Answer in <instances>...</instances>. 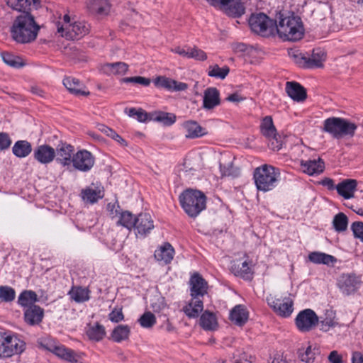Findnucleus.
<instances>
[{"label":"nucleus","mask_w":363,"mask_h":363,"mask_svg":"<svg viewBox=\"0 0 363 363\" xmlns=\"http://www.w3.org/2000/svg\"><path fill=\"white\" fill-rule=\"evenodd\" d=\"M87 6L90 12L99 15L107 14L110 8L108 0H89Z\"/></svg>","instance_id":"obj_35"},{"label":"nucleus","mask_w":363,"mask_h":363,"mask_svg":"<svg viewBox=\"0 0 363 363\" xmlns=\"http://www.w3.org/2000/svg\"><path fill=\"white\" fill-rule=\"evenodd\" d=\"M118 214H119V216L116 221V225L125 228L128 231L131 230L134 226L135 218L133 216V213L128 211L118 213V210H115V216Z\"/></svg>","instance_id":"obj_33"},{"label":"nucleus","mask_w":363,"mask_h":363,"mask_svg":"<svg viewBox=\"0 0 363 363\" xmlns=\"http://www.w3.org/2000/svg\"><path fill=\"white\" fill-rule=\"evenodd\" d=\"M231 272L235 276L242 277L243 279H248L250 275L252 274L251 269L249 267V263L247 261L233 264L231 266Z\"/></svg>","instance_id":"obj_38"},{"label":"nucleus","mask_w":363,"mask_h":363,"mask_svg":"<svg viewBox=\"0 0 363 363\" xmlns=\"http://www.w3.org/2000/svg\"><path fill=\"white\" fill-rule=\"evenodd\" d=\"M268 140L269 141V147L272 150L279 151L282 147V140L278 133L275 135L274 138L271 137V138Z\"/></svg>","instance_id":"obj_53"},{"label":"nucleus","mask_w":363,"mask_h":363,"mask_svg":"<svg viewBox=\"0 0 363 363\" xmlns=\"http://www.w3.org/2000/svg\"><path fill=\"white\" fill-rule=\"evenodd\" d=\"M37 301H38V295L31 290L23 291L18 298V304L25 308L30 306H35V303Z\"/></svg>","instance_id":"obj_36"},{"label":"nucleus","mask_w":363,"mask_h":363,"mask_svg":"<svg viewBox=\"0 0 363 363\" xmlns=\"http://www.w3.org/2000/svg\"><path fill=\"white\" fill-rule=\"evenodd\" d=\"M333 225L337 232H343L347 230L348 218L343 213H338L334 216Z\"/></svg>","instance_id":"obj_43"},{"label":"nucleus","mask_w":363,"mask_h":363,"mask_svg":"<svg viewBox=\"0 0 363 363\" xmlns=\"http://www.w3.org/2000/svg\"><path fill=\"white\" fill-rule=\"evenodd\" d=\"M153 83L156 87L162 88L171 91H184L188 88V85L186 83L179 82L164 76L156 77Z\"/></svg>","instance_id":"obj_19"},{"label":"nucleus","mask_w":363,"mask_h":363,"mask_svg":"<svg viewBox=\"0 0 363 363\" xmlns=\"http://www.w3.org/2000/svg\"><path fill=\"white\" fill-rule=\"evenodd\" d=\"M233 50L235 53L245 54L249 52V45L243 43H236L232 45Z\"/></svg>","instance_id":"obj_58"},{"label":"nucleus","mask_w":363,"mask_h":363,"mask_svg":"<svg viewBox=\"0 0 363 363\" xmlns=\"http://www.w3.org/2000/svg\"><path fill=\"white\" fill-rule=\"evenodd\" d=\"M179 202L184 212L196 218L206 206V196L199 190L186 189L179 195Z\"/></svg>","instance_id":"obj_5"},{"label":"nucleus","mask_w":363,"mask_h":363,"mask_svg":"<svg viewBox=\"0 0 363 363\" xmlns=\"http://www.w3.org/2000/svg\"><path fill=\"white\" fill-rule=\"evenodd\" d=\"M138 323L143 328H152L156 323V317L150 311L145 312L138 319Z\"/></svg>","instance_id":"obj_46"},{"label":"nucleus","mask_w":363,"mask_h":363,"mask_svg":"<svg viewBox=\"0 0 363 363\" xmlns=\"http://www.w3.org/2000/svg\"><path fill=\"white\" fill-rule=\"evenodd\" d=\"M279 175L278 169L272 165L263 164L257 167L253 179L257 190L263 192L272 190L277 186Z\"/></svg>","instance_id":"obj_6"},{"label":"nucleus","mask_w":363,"mask_h":363,"mask_svg":"<svg viewBox=\"0 0 363 363\" xmlns=\"http://www.w3.org/2000/svg\"><path fill=\"white\" fill-rule=\"evenodd\" d=\"M6 4L14 10L21 11H25L24 0H5Z\"/></svg>","instance_id":"obj_56"},{"label":"nucleus","mask_w":363,"mask_h":363,"mask_svg":"<svg viewBox=\"0 0 363 363\" xmlns=\"http://www.w3.org/2000/svg\"><path fill=\"white\" fill-rule=\"evenodd\" d=\"M251 30L262 36H268L274 33L275 19H272L265 13H252L249 18Z\"/></svg>","instance_id":"obj_7"},{"label":"nucleus","mask_w":363,"mask_h":363,"mask_svg":"<svg viewBox=\"0 0 363 363\" xmlns=\"http://www.w3.org/2000/svg\"><path fill=\"white\" fill-rule=\"evenodd\" d=\"M89 291L82 287H72L69 291L70 298L77 303H82L88 301Z\"/></svg>","instance_id":"obj_40"},{"label":"nucleus","mask_w":363,"mask_h":363,"mask_svg":"<svg viewBox=\"0 0 363 363\" xmlns=\"http://www.w3.org/2000/svg\"><path fill=\"white\" fill-rule=\"evenodd\" d=\"M320 184L327 187L328 190H334L335 189L336 186L334 184V181L330 179L325 177L321 180Z\"/></svg>","instance_id":"obj_62"},{"label":"nucleus","mask_w":363,"mask_h":363,"mask_svg":"<svg viewBox=\"0 0 363 363\" xmlns=\"http://www.w3.org/2000/svg\"><path fill=\"white\" fill-rule=\"evenodd\" d=\"M188 58H193L196 60L204 61L207 59L206 53L194 46L193 48L189 47Z\"/></svg>","instance_id":"obj_50"},{"label":"nucleus","mask_w":363,"mask_h":363,"mask_svg":"<svg viewBox=\"0 0 363 363\" xmlns=\"http://www.w3.org/2000/svg\"><path fill=\"white\" fill-rule=\"evenodd\" d=\"M130 328L127 325H118L115 327V342H121L128 339Z\"/></svg>","instance_id":"obj_48"},{"label":"nucleus","mask_w":363,"mask_h":363,"mask_svg":"<svg viewBox=\"0 0 363 363\" xmlns=\"http://www.w3.org/2000/svg\"><path fill=\"white\" fill-rule=\"evenodd\" d=\"M361 280L353 274H342L337 279V285L340 291L346 296L355 293L360 287Z\"/></svg>","instance_id":"obj_12"},{"label":"nucleus","mask_w":363,"mask_h":363,"mask_svg":"<svg viewBox=\"0 0 363 363\" xmlns=\"http://www.w3.org/2000/svg\"><path fill=\"white\" fill-rule=\"evenodd\" d=\"M308 258L313 264H325L331 267H333L337 261L335 257L318 251L309 253Z\"/></svg>","instance_id":"obj_27"},{"label":"nucleus","mask_w":363,"mask_h":363,"mask_svg":"<svg viewBox=\"0 0 363 363\" xmlns=\"http://www.w3.org/2000/svg\"><path fill=\"white\" fill-rule=\"evenodd\" d=\"M128 69V65L125 62H115V74H124Z\"/></svg>","instance_id":"obj_59"},{"label":"nucleus","mask_w":363,"mask_h":363,"mask_svg":"<svg viewBox=\"0 0 363 363\" xmlns=\"http://www.w3.org/2000/svg\"><path fill=\"white\" fill-rule=\"evenodd\" d=\"M11 144V140L8 133L0 132V150H4L9 147Z\"/></svg>","instance_id":"obj_57"},{"label":"nucleus","mask_w":363,"mask_h":363,"mask_svg":"<svg viewBox=\"0 0 363 363\" xmlns=\"http://www.w3.org/2000/svg\"><path fill=\"white\" fill-rule=\"evenodd\" d=\"M319 322L316 313L310 308L300 311L295 318V324L298 330L302 333L313 330Z\"/></svg>","instance_id":"obj_10"},{"label":"nucleus","mask_w":363,"mask_h":363,"mask_svg":"<svg viewBox=\"0 0 363 363\" xmlns=\"http://www.w3.org/2000/svg\"><path fill=\"white\" fill-rule=\"evenodd\" d=\"M301 167L302 171L310 175L319 174L325 169V162L320 158L318 160H308L306 161L301 160Z\"/></svg>","instance_id":"obj_24"},{"label":"nucleus","mask_w":363,"mask_h":363,"mask_svg":"<svg viewBox=\"0 0 363 363\" xmlns=\"http://www.w3.org/2000/svg\"><path fill=\"white\" fill-rule=\"evenodd\" d=\"M86 334L90 339L99 341L105 335V329L103 325L96 323L88 329Z\"/></svg>","instance_id":"obj_47"},{"label":"nucleus","mask_w":363,"mask_h":363,"mask_svg":"<svg viewBox=\"0 0 363 363\" xmlns=\"http://www.w3.org/2000/svg\"><path fill=\"white\" fill-rule=\"evenodd\" d=\"M95 158L88 150H81L72 156V164L73 167L83 172H89L94 167Z\"/></svg>","instance_id":"obj_14"},{"label":"nucleus","mask_w":363,"mask_h":363,"mask_svg":"<svg viewBox=\"0 0 363 363\" xmlns=\"http://www.w3.org/2000/svg\"><path fill=\"white\" fill-rule=\"evenodd\" d=\"M48 350L59 357L72 363H78L79 356L71 349L60 344L48 343Z\"/></svg>","instance_id":"obj_18"},{"label":"nucleus","mask_w":363,"mask_h":363,"mask_svg":"<svg viewBox=\"0 0 363 363\" xmlns=\"http://www.w3.org/2000/svg\"><path fill=\"white\" fill-rule=\"evenodd\" d=\"M260 132L267 139H270L271 137L274 138L277 134L272 116H267L263 118L260 124Z\"/></svg>","instance_id":"obj_37"},{"label":"nucleus","mask_w":363,"mask_h":363,"mask_svg":"<svg viewBox=\"0 0 363 363\" xmlns=\"http://www.w3.org/2000/svg\"><path fill=\"white\" fill-rule=\"evenodd\" d=\"M183 128L186 131V138H198L203 137L208 134V132L205 128L201 126L195 121H187L183 123Z\"/></svg>","instance_id":"obj_25"},{"label":"nucleus","mask_w":363,"mask_h":363,"mask_svg":"<svg viewBox=\"0 0 363 363\" xmlns=\"http://www.w3.org/2000/svg\"><path fill=\"white\" fill-rule=\"evenodd\" d=\"M189 283L191 298L182 311L189 318H196L203 310V298L207 294L208 283L199 273L191 276Z\"/></svg>","instance_id":"obj_2"},{"label":"nucleus","mask_w":363,"mask_h":363,"mask_svg":"<svg viewBox=\"0 0 363 363\" xmlns=\"http://www.w3.org/2000/svg\"><path fill=\"white\" fill-rule=\"evenodd\" d=\"M233 359V363H252L253 357L243 352L235 355Z\"/></svg>","instance_id":"obj_54"},{"label":"nucleus","mask_w":363,"mask_h":363,"mask_svg":"<svg viewBox=\"0 0 363 363\" xmlns=\"http://www.w3.org/2000/svg\"><path fill=\"white\" fill-rule=\"evenodd\" d=\"M1 57L5 64L14 68H21L26 65L21 57L9 52H2Z\"/></svg>","instance_id":"obj_39"},{"label":"nucleus","mask_w":363,"mask_h":363,"mask_svg":"<svg viewBox=\"0 0 363 363\" xmlns=\"http://www.w3.org/2000/svg\"><path fill=\"white\" fill-rule=\"evenodd\" d=\"M25 350V342L16 335H6L0 332V357L7 358L21 354Z\"/></svg>","instance_id":"obj_8"},{"label":"nucleus","mask_w":363,"mask_h":363,"mask_svg":"<svg viewBox=\"0 0 363 363\" xmlns=\"http://www.w3.org/2000/svg\"><path fill=\"white\" fill-rule=\"evenodd\" d=\"M351 230L355 238L359 239L363 242V222L355 221L351 225Z\"/></svg>","instance_id":"obj_52"},{"label":"nucleus","mask_w":363,"mask_h":363,"mask_svg":"<svg viewBox=\"0 0 363 363\" xmlns=\"http://www.w3.org/2000/svg\"><path fill=\"white\" fill-rule=\"evenodd\" d=\"M318 349H312L311 346H308L306 350L299 349L298 351L299 359L306 363H313L315 359L316 352Z\"/></svg>","instance_id":"obj_45"},{"label":"nucleus","mask_w":363,"mask_h":363,"mask_svg":"<svg viewBox=\"0 0 363 363\" xmlns=\"http://www.w3.org/2000/svg\"><path fill=\"white\" fill-rule=\"evenodd\" d=\"M328 359L331 363H342V356L335 350L332 351L330 353Z\"/></svg>","instance_id":"obj_60"},{"label":"nucleus","mask_w":363,"mask_h":363,"mask_svg":"<svg viewBox=\"0 0 363 363\" xmlns=\"http://www.w3.org/2000/svg\"><path fill=\"white\" fill-rule=\"evenodd\" d=\"M199 324L205 330H215L218 328V321L215 313L205 311L200 317Z\"/></svg>","instance_id":"obj_29"},{"label":"nucleus","mask_w":363,"mask_h":363,"mask_svg":"<svg viewBox=\"0 0 363 363\" xmlns=\"http://www.w3.org/2000/svg\"><path fill=\"white\" fill-rule=\"evenodd\" d=\"M249 313L243 305L235 306L230 313V320L238 326H242L248 320Z\"/></svg>","instance_id":"obj_26"},{"label":"nucleus","mask_w":363,"mask_h":363,"mask_svg":"<svg viewBox=\"0 0 363 363\" xmlns=\"http://www.w3.org/2000/svg\"><path fill=\"white\" fill-rule=\"evenodd\" d=\"M267 300L270 307L281 317L288 318L294 311V302L289 297L284 298L267 297Z\"/></svg>","instance_id":"obj_13"},{"label":"nucleus","mask_w":363,"mask_h":363,"mask_svg":"<svg viewBox=\"0 0 363 363\" xmlns=\"http://www.w3.org/2000/svg\"><path fill=\"white\" fill-rule=\"evenodd\" d=\"M357 125L350 121L340 117H330L324 120L322 131L330 134L335 139L345 137L352 138Z\"/></svg>","instance_id":"obj_4"},{"label":"nucleus","mask_w":363,"mask_h":363,"mask_svg":"<svg viewBox=\"0 0 363 363\" xmlns=\"http://www.w3.org/2000/svg\"><path fill=\"white\" fill-rule=\"evenodd\" d=\"M33 157L42 164H50L55 158V150L47 144L38 145L33 150Z\"/></svg>","instance_id":"obj_17"},{"label":"nucleus","mask_w":363,"mask_h":363,"mask_svg":"<svg viewBox=\"0 0 363 363\" xmlns=\"http://www.w3.org/2000/svg\"><path fill=\"white\" fill-rule=\"evenodd\" d=\"M82 199L84 201L94 203L99 199H101L104 195L101 191L96 187L88 186L84 189H82L81 191Z\"/></svg>","instance_id":"obj_34"},{"label":"nucleus","mask_w":363,"mask_h":363,"mask_svg":"<svg viewBox=\"0 0 363 363\" xmlns=\"http://www.w3.org/2000/svg\"><path fill=\"white\" fill-rule=\"evenodd\" d=\"M220 104V92L216 87H208L203 93V108L207 110L214 108Z\"/></svg>","instance_id":"obj_23"},{"label":"nucleus","mask_w":363,"mask_h":363,"mask_svg":"<svg viewBox=\"0 0 363 363\" xmlns=\"http://www.w3.org/2000/svg\"><path fill=\"white\" fill-rule=\"evenodd\" d=\"M352 363H363V354L359 352H354L352 357Z\"/></svg>","instance_id":"obj_64"},{"label":"nucleus","mask_w":363,"mask_h":363,"mask_svg":"<svg viewBox=\"0 0 363 363\" xmlns=\"http://www.w3.org/2000/svg\"><path fill=\"white\" fill-rule=\"evenodd\" d=\"M208 75L216 79H224L230 72L228 66L220 67L218 65H211L208 69Z\"/></svg>","instance_id":"obj_41"},{"label":"nucleus","mask_w":363,"mask_h":363,"mask_svg":"<svg viewBox=\"0 0 363 363\" xmlns=\"http://www.w3.org/2000/svg\"><path fill=\"white\" fill-rule=\"evenodd\" d=\"M206 1L211 6L233 18H240L245 13V8L240 0H206Z\"/></svg>","instance_id":"obj_9"},{"label":"nucleus","mask_w":363,"mask_h":363,"mask_svg":"<svg viewBox=\"0 0 363 363\" xmlns=\"http://www.w3.org/2000/svg\"><path fill=\"white\" fill-rule=\"evenodd\" d=\"M357 182L353 179H346L336 185L335 189L337 194L345 199H350L354 197L357 189Z\"/></svg>","instance_id":"obj_22"},{"label":"nucleus","mask_w":363,"mask_h":363,"mask_svg":"<svg viewBox=\"0 0 363 363\" xmlns=\"http://www.w3.org/2000/svg\"><path fill=\"white\" fill-rule=\"evenodd\" d=\"M320 330L324 332L328 331L331 328L337 325L335 320V314L333 311H327L325 318L318 322Z\"/></svg>","instance_id":"obj_44"},{"label":"nucleus","mask_w":363,"mask_h":363,"mask_svg":"<svg viewBox=\"0 0 363 363\" xmlns=\"http://www.w3.org/2000/svg\"><path fill=\"white\" fill-rule=\"evenodd\" d=\"M16 298L15 290L9 286H0V300L4 302H11Z\"/></svg>","instance_id":"obj_49"},{"label":"nucleus","mask_w":363,"mask_h":363,"mask_svg":"<svg viewBox=\"0 0 363 363\" xmlns=\"http://www.w3.org/2000/svg\"><path fill=\"white\" fill-rule=\"evenodd\" d=\"M189 49V46H184V47L178 46V47H176L174 49H172V51L179 55H182L183 57L188 58Z\"/></svg>","instance_id":"obj_61"},{"label":"nucleus","mask_w":363,"mask_h":363,"mask_svg":"<svg viewBox=\"0 0 363 363\" xmlns=\"http://www.w3.org/2000/svg\"><path fill=\"white\" fill-rule=\"evenodd\" d=\"M289 55L294 59V62L300 67L307 68V57L298 51L289 52Z\"/></svg>","instance_id":"obj_51"},{"label":"nucleus","mask_w":363,"mask_h":363,"mask_svg":"<svg viewBox=\"0 0 363 363\" xmlns=\"http://www.w3.org/2000/svg\"><path fill=\"white\" fill-rule=\"evenodd\" d=\"M40 26L35 23L33 16L25 13L14 21L11 27V34L16 42L28 43L36 38Z\"/></svg>","instance_id":"obj_3"},{"label":"nucleus","mask_w":363,"mask_h":363,"mask_svg":"<svg viewBox=\"0 0 363 363\" xmlns=\"http://www.w3.org/2000/svg\"><path fill=\"white\" fill-rule=\"evenodd\" d=\"M150 119L164 126H170L176 122L177 117L174 113L158 111L151 112Z\"/></svg>","instance_id":"obj_30"},{"label":"nucleus","mask_w":363,"mask_h":363,"mask_svg":"<svg viewBox=\"0 0 363 363\" xmlns=\"http://www.w3.org/2000/svg\"><path fill=\"white\" fill-rule=\"evenodd\" d=\"M57 32L62 37L69 40H79L86 35L89 32V26L84 22H74L72 24L57 26Z\"/></svg>","instance_id":"obj_11"},{"label":"nucleus","mask_w":363,"mask_h":363,"mask_svg":"<svg viewBox=\"0 0 363 363\" xmlns=\"http://www.w3.org/2000/svg\"><path fill=\"white\" fill-rule=\"evenodd\" d=\"M285 90L288 96L294 101L303 102L307 98L306 89L295 81L287 82Z\"/></svg>","instance_id":"obj_21"},{"label":"nucleus","mask_w":363,"mask_h":363,"mask_svg":"<svg viewBox=\"0 0 363 363\" xmlns=\"http://www.w3.org/2000/svg\"><path fill=\"white\" fill-rule=\"evenodd\" d=\"M23 317L25 322L30 325H39L44 317V310L38 305L30 306L24 309Z\"/></svg>","instance_id":"obj_20"},{"label":"nucleus","mask_w":363,"mask_h":363,"mask_svg":"<svg viewBox=\"0 0 363 363\" xmlns=\"http://www.w3.org/2000/svg\"><path fill=\"white\" fill-rule=\"evenodd\" d=\"M150 116H151V112L147 113L143 108H140L138 109V111L135 113V118H136L138 120V121H139L140 123H146L147 121H152V119H150Z\"/></svg>","instance_id":"obj_55"},{"label":"nucleus","mask_w":363,"mask_h":363,"mask_svg":"<svg viewBox=\"0 0 363 363\" xmlns=\"http://www.w3.org/2000/svg\"><path fill=\"white\" fill-rule=\"evenodd\" d=\"M174 250L172 246L167 242L155 252V257L157 260L163 261L164 264H169L173 259Z\"/></svg>","instance_id":"obj_31"},{"label":"nucleus","mask_w":363,"mask_h":363,"mask_svg":"<svg viewBox=\"0 0 363 363\" xmlns=\"http://www.w3.org/2000/svg\"><path fill=\"white\" fill-rule=\"evenodd\" d=\"M55 150V160L63 167H69L72 162L74 147L67 143H60Z\"/></svg>","instance_id":"obj_16"},{"label":"nucleus","mask_w":363,"mask_h":363,"mask_svg":"<svg viewBox=\"0 0 363 363\" xmlns=\"http://www.w3.org/2000/svg\"><path fill=\"white\" fill-rule=\"evenodd\" d=\"M136 235L145 236L154 228V221L148 213H140L135 218L133 228Z\"/></svg>","instance_id":"obj_15"},{"label":"nucleus","mask_w":363,"mask_h":363,"mask_svg":"<svg viewBox=\"0 0 363 363\" xmlns=\"http://www.w3.org/2000/svg\"><path fill=\"white\" fill-rule=\"evenodd\" d=\"M63 84L70 93L77 96H87L89 94V91L84 90V84L77 79L71 77H66L63 79Z\"/></svg>","instance_id":"obj_28"},{"label":"nucleus","mask_w":363,"mask_h":363,"mask_svg":"<svg viewBox=\"0 0 363 363\" xmlns=\"http://www.w3.org/2000/svg\"><path fill=\"white\" fill-rule=\"evenodd\" d=\"M32 150L30 143L27 140H18L12 147L13 154L19 158L28 156L31 153Z\"/></svg>","instance_id":"obj_32"},{"label":"nucleus","mask_w":363,"mask_h":363,"mask_svg":"<svg viewBox=\"0 0 363 363\" xmlns=\"http://www.w3.org/2000/svg\"><path fill=\"white\" fill-rule=\"evenodd\" d=\"M98 130L101 131V133H104L107 136H109L112 138H113V130L108 127H107L104 124H98L97 125Z\"/></svg>","instance_id":"obj_63"},{"label":"nucleus","mask_w":363,"mask_h":363,"mask_svg":"<svg viewBox=\"0 0 363 363\" xmlns=\"http://www.w3.org/2000/svg\"><path fill=\"white\" fill-rule=\"evenodd\" d=\"M325 60V54L323 52H313L311 57H307V68H320L323 67V62Z\"/></svg>","instance_id":"obj_42"},{"label":"nucleus","mask_w":363,"mask_h":363,"mask_svg":"<svg viewBox=\"0 0 363 363\" xmlns=\"http://www.w3.org/2000/svg\"><path fill=\"white\" fill-rule=\"evenodd\" d=\"M275 21L274 31L284 40L297 41L303 37L305 29L303 21L294 13L279 11L276 14Z\"/></svg>","instance_id":"obj_1"}]
</instances>
